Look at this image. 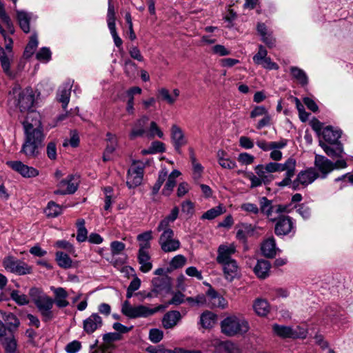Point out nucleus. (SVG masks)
<instances>
[{
  "instance_id": "45",
  "label": "nucleus",
  "mask_w": 353,
  "mask_h": 353,
  "mask_svg": "<svg viewBox=\"0 0 353 353\" xmlns=\"http://www.w3.org/2000/svg\"><path fill=\"white\" fill-rule=\"evenodd\" d=\"M38 43L37 36L36 34H33L30 37V41L25 48L24 56L27 58L30 57L37 48Z\"/></svg>"
},
{
  "instance_id": "11",
  "label": "nucleus",
  "mask_w": 353,
  "mask_h": 353,
  "mask_svg": "<svg viewBox=\"0 0 353 353\" xmlns=\"http://www.w3.org/2000/svg\"><path fill=\"white\" fill-rule=\"evenodd\" d=\"M35 305L42 315L43 321H48L53 318L52 308L54 305V301L52 298L47 295L42 296L40 300L37 301Z\"/></svg>"
},
{
  "instance_id": "30",
  "label": "nucleus",
  "mask_w": 353,
  "mask_h": 353,
  "mask_svg": "<svg viewBox=\"0 0 353 353\" xmlns=\"http://www.w3.org/2000/svg\"><path fill=\"white\" fill-rule=\"evenodd\" d=\"M252 307L255 313L260 316H265L270 310L268 302L261 298L256 299L254 301Z\"/></svg>"
},
{
  "instance_id": "50",
  "label": "nucleus",
  "mask_w": 353,
  "mask_h": 353,
  "mask_svg": "<svg viewBox=\"0 0 353 353\" xmlns=\"http://www.w3.org/2000/svg\"><path fill=\"white\" fill-rule=\"evenodd\" d=\"M155 136L161 139L163 137V132L161 131L160 128L157 125L156 122L152 121L150 124V128H149V132L148 133V137L150 138H154Z\"/></svg>"
},
{
  "instance_id": "26",
  "label": "nucleus",
  "mask_w": 353,
  "mask_h": 353,
  "mask_svg": "<svg viewBox=\"0 0 353 353\" xmlns=\"http://www.w3.org/2000/svg\"><path fill=\"white\" fill-rule=\"evenodd\" d=\"M181 315L179 311L173 310L167 312L162 320V323L165 329L174 327L181 320Z\"/></svg>"
},
{
  "instance_id": "23",
  "label": "nucleus",
  "mask_w": 353,
  "mask_h": 353,
  "mask_svg": "<svg viewBox=\"0 0 353 353\" xmlns=\"http://www.w3.org/2000/svg\"><path fill=\"white\" fill-rule=\"evenodd\" d=\"M101 317L97 313L92 314L83 321V330L87 334H92L102 326Z\"/></svg>"
},
{
  "instance_id": "21",
  "label": "nucleus",
  "mask_w": 353,
  "mask_h": 353,
  "mask_svg": "<svg viewBox=\"0 0 353 353\" xmlns=\"http://www.w3.org/2000/svg\"><path fill=\"white\" fill-rule=\"evenodd\" d=\"M296 161L292 158H288L285 163L270 162V169L274 172L285 171V174L295 173Z\"/></svg>"
},
{
  "instance_id": "38",
  "label": "nucleus",
  "mask_w": 353,
  "mask_h": 353,
  "mask_svg": "<svg viewBox=\"0 0 353 353\" xmlns=\"http://www.w3.org/2000/svg\"><path fill=\"white\" fill-rule=\"evenodd\" d=\"M159 94L162 100L166 101L170 105H172L179 97L180 91L179 89L175 88L173 90L172 94H170L168 89L162 88L159 90Z\"/></svg>"
},
{
  "instance_id": "9",
  "label": "nucleus",
  "mask_w": 353,
  "mask_h": 353,
  "mask_svg": "<svg viewBox=\"0 0 353 353\" xmlns=\"http://www.w3.org/2000/svg\"><path fill=\"white\" fill-rule=\"evenodd\" d=\"M318 176L319 174L314 168H309L301 171L298 174L296 179L292 182V188L295 190H299L300 185L305 187L314 181Z\"/></svg>"
},
{
  "instance_id": "2",
  "label": "nucleus",
  "mask_w": 353,
  "mask_h": 353,
  "mask_svg": "<svg viewBox=\"0 0 353 353\" xmlns=\"http://www.w3.org/2000/svg\"><path fill=\"white\" fill-rule=\"evenodd\" d=\"M10 101L17 107L21 113L27 112L25 119L30 112H35L32 108L35 101L32 88L28 87L22 89L19 84H15L9 92Z\"/></svg>"
},
{
  "instance_id": "28",
  "label": "nucleus",
  "mask_w": 353,
  "mask_h": 353,
  "mask_svg": "<svg viewBox=\"0 0 353 353\" xmlns=\"http://www.w3.org/2000/svg\"><path fill=\"white\" fill-rule=\"evenodd\" d=\"M181 172L177 170H174L168 176V180L162 190V194L165 196H170L173 191L176 183V178L179 176Z\"/></svg>"
},
{
  "instance_id": "58",
  "label": "nucleus",
  "mask_w": 353,
  "mask_h": 353,
  "mask_svg": "<svg viewBox=\"0 0 353 353\" xmlns=\"http://www.w3.org/2000/svg\"><path fill=\"white\" fill-rule=\"evenodd\" d=\"M117 146V142L107 143V146L103 156L104 161H108L110 159V154L114 152Z\"/></svg>"
},
{
  "instance_id": "12",
  "label": "nucleus",
  "mask_w": 353,
  "mask_h": 353,
  "mask_svg": "<svg viewBox=\"0 0 353 353\" xmlns=\"http://www.w3.org/2000/svg\"><path fill=\"white\" fill-rule=\"evenodd\" d=\"M57 187L58 189L54 192L56 194H73L77 190V179L74 175H68L57 184Z\"/></svg>"
},
{
  "instance_id": "19",
  "label": "nucleus",
  "mask_w": 353,
  "mask_h": 353,
  "mask_svg": "<svg viewBox=\"0 0 353 353\" xmlns=\"http://www.w3.org/2000/svg\"><path fill=\"white\" fill-rule=\"evenodd\" d=\"M221 265L225 279L228 281H232L239 274V265L235 259L219 263Z\"/></svg>"
},
{
  "instance_id": "33",
  "label": "nucleus",
  "mask_w": 353,
  "mask_h": 353,
  "mask_svg": "<svg viewBox=\"0 0 353 353\" xmlns=\"http://www.w3.org/2000/svg\"><path fill=\"white\" fill-rule=\"evenodd\" d=\"M71 92V86L69 84L59 88L57 92V100L62 103V108L65 110L69 101Z\"/></svg>"
},
{
  "instance_id": "1",
  "label": "nucleus",
  "mask_w": 353,
  "mask_h": 353,
  "mask_svg": "<svg viewBox=\"0 0 353 353\" xmlns=\"http://www.w3.org/2000/svg\"><path fill=\"white\" fill-rule=\"evenodd\" d=\"M23 125L25 141L21 152L29 159L35 158L39 154L45 139L40 113L39 112H30L23 121Z\"/></svg>"
},
{
  "instance_id": "31",
  "label": "nucleus",
  "mask_w": 353,
  "mask_h": 353,
  "mask_svg": "<svg viewBox=\"0 0 353 353\" xmlns=\"http://www.w3.org/2000/svg\"><path fill=\"white\" fill-rule=\"evenodd\" d=\"M138 262L140 264V270L146 273L152 268L150 255L148 252H138Z\"/></svg>"
},
{
  "instance_id": "49",
  "label": "nucleus",
  "mask_w": 353,
  "mask_h": 353,
  "mask_svg": "<svg viewBox=\"0 0 353 353\" xmlns=\"http://www.w3.org/2000/svg\"><path fill=\"white\" fill-rule=\"evenodd\" d=\"M165 150L163 143L158 141H153L148 150H143L144 154L163 152Z\"/></svg>"
},
{
  "instance_id": "17",
  "label": "nucleus",
  "mask_w": 353,
  "mask_h": 353,
  "mask_svg": "<svg viewBox=\"0 0 353 353\" xmlns=\"http://www.w3.org/2000/svg\"><path fill=\"white\" fill-rule=\"evenodd\" d=\"M275 225V234L278 236H285L293 230L294 223L289 216H279Z\"/></svg>"
},
{
  "instance_id": "41",
  "label": "nucleus",
  "mask_w": 353,
  "mask_h": 353,
  "mask_svg": "<svg viewBox=\"0 0 353 353\" xmlns=\"http://www.w3.org/2000/svg\"><path fill=\"white\" fill-rule=\"evenodd\" d=\"M272 329L274 334L281 337L292 338L293 329L291 327L274 324Z\"/></svg>"
},
{
  "instance_id": "34",
  "label": "nucleus",
  "mask_w": 353,
  "mask_h": 353,
  "mask_svg": "<svg viewBox=\"0 0 353 353\" xmlns=\"http://www.w3.org/2000/svg\"><path fill=\"white\" fill-rule=\"evenodd\" d=\"M17 18L20 28L25 33L30 32V21L31 19V14L28 13L23 10H16Z\"/></svg>"
},
{
  "instance_id": "15",
  "label": "nucleus",
  "mask_w": 353,
  "mask_h": 353,
  "mask_svg": "<svg viewBox=\"0 0 353 353\" xmlns=\"http://www.w3.org/2000/svg\"><path fill=\"white\" fill-rule=\"evenodd\" d=\"M143 169L137 165H132L128 170L127 176V185L129 188H134L139 185L143 180Z\"/></svg>"
},
{
  "instance_id": "14",
  "label": "nucleus",
  "mask_w": 353,
  "mask_h": 353,
  "mask_svg": "<svg viewBox=\"0 0 353 353\" xmlns=\"http://www.w3.org/2000/svg\"><path fill=\"white\" fill-rule=\"evenodd\" d=\"M236 252L234 243L221 244L217 249V263H223L234 259L232 256Z\"/></svg>"
},
{
  "instance_id": "3",
  "label": "nucleus",
  "mask_w": 353,
  "mask_h": 353,
  "mask_svg": "<svg viewBox=\"0 0 353 353\" xmlns=\"http://www.w3.org/2000/svg\"><path fill=\"white\" fill-rule=\"evenodd\" d=\"M321 134L325 142L320 140L319 145L326 154L331 158L341 157L344 153L343 144L339 141L341 131L332 126H327L323 129Z\"/></svg>"
},
{
  "instance_id": "35",
  "label": "nucleus",
  "mask_w": 353,
  "mask_h": 353,
  "mask_svg": "<svg viewBox=\"0 0 353 353\" xmlns=\"http://www.w3.org/2000/svg\"><path fill=\"white\" fill-rule=\"evenodd\" d=\"M137 241H139V252H148L150 248V241L152 239V231H146L137 236Z\"/></svg>"
},
{
  "instance_id": "40",
  "label": "nucleus",
  "mask_w": 353,
  "mask_h": 353,
  "mask_svg": "<svg viewBox=\"0 0 353 353\" xmlns=\"http://www.w3.org/2000/svg\"><path fill=\"white\" fill-rule=\"evenodd\" d=\"M56 261L59 267L68 269L72 267V261L69 256L63 252H56Z\"/></svg>"
},
{
  "instance_id": "6",
  "label": "nucleus",
  "mask_w": 353,
  "mask_h": 353,
  "mask_svg": "<svg viewBox=\"0 0 353 353\" xmlns=\"http://www.w3.org/2000/svg\"><path fill=\"white\" fill-rule=\"evenodd\" d=\"M288 141L285 139H281L278 141H266L263 139L256 141V145L263 151H270V158L274 161H279L282 159L283 154L281 150L283 149L288 145Z\"/></svg>"
},
{
  "instance_id": "24",
  "label": "nucleus",
  "mask_w": 353,
  "mask_h": 353,
  "mask_svg": "<svg viewBox=\"0 0 353 353\" xmlns=\"http://www.w3.org/2000/svg\"><path fill=\"white\" fill-rule=\"evenodd\" d=\"M254 171L260 176L265 185L270 183L274 179L272 174L274 172L270 169V162L266 164L257 165L254 168Z\"/></svg>"
},
{
  "instance_id": "10",
  "label": "nucleus",
  "mask_w": 353,
  "mask_h": 353,
  "mask_svg": "<svg viewBox=\"0 0 353 353\" xmlns=\"http://www.w3.org/2000/svg\"><path fill=\"white\" fill-rule=\"evenodd\" d=\"M0 339L6 353H16L17 342L10 329L0 321Z\"/></svg>"
},
{
  "instance_id": "52",
  "label": "nucleus",
  "mask_w": 353,
  "mask_h": 353,
  "mask_svg": "<svg viewBox=\"0 0 353 353\" xmlns=\"http://www.w3.org/2000/svg\"><path fill=\"white\" fill-rule=\"evenodd\" d=\"M10 296L12 300L21 305L28 304L29 302L28 296L23 294H20L17 290H13Z\"/></svg>"
},
{
  "instance_id": "7",
  "label": "nucleus",
  "mask_w": 353,
  "mask_h": 353,
  "mask_svg": "<svg viewBox=\"0 0 353 353\" xmlns=\"http://www.w3.org/2000/svg\"><path fill=\"white\" fill-rule=\"evenodd\" d=\"M159 239V243L164 252H175L180 248V241L174 238V233L172 229H164Z\"/></svg>"
},
{
  "instance_id": "29",
  "label": "nucleus",
  "mask_w": 353,
  "mask_h": 353,
  "mask_svg": "<svg viewBox=\"0 0 353 353\" xmlns=\"http://www.w3.org/2000/svg\"><path fill=\"white\" fill-rule=\"evenodd\" d=\"M179 210L178 207H174L170 212V214L162 219L157 228L158 232L161 230L171 229L170 225L173 223L178 217Z\"/></svg>"
},
{
  "instance_id": "36",
  "label": "nucleus",
  "mask_w": 353,
  "mask_h": 353,
  "mask_svg": "<svg viewBox=\"0 0 353 353\" xmlns=\"http://www.w3.org/2000/svg\"><path fill=\"white\" fill-rule=\"evenodd\" d=\"M270 268V263L268 261L258 260L254 268V272L259 278L265 279L269 274Z\"/></svg>"
},
{
  "instance_id": "32",
  "label": "nucleus",
  "mask_w": 353,
  "mask_h": 353,
  "mask_svg": "<svg viewBox=\"0 0 353 353\" xmlns=\"http://www.w3.org/2000/svg\"><path fill=\"white\" fill-rule=\"evenodd\" d=\"M54 293L55 295L54 300H53L54 303H55L58 307L63 308L69 305V302L67 301L68 294L64 288H54Z\"/></svg>"
},
{
  "instance_id": "43",
  "label": "nucleus",
  "mask_w": 353,
  "mask_h": 353,
  "mask_svg": "<svg viewBox=\"0 0 353 353\" xmlns=\"http://www.w3.org/2000/svg\"><path fill=\"white\" fill-rule=\"evenodd\" d=\"M77 240L81 243L84 242L87 240L88 237V231L85 228V221L83 219H79L77 223Z\"/></svg>"
},
{
  "instance_id": "39",
  "label": "nucleus",
  "mask_w": 353,
  "mask_h": 353,
  "mask_svg": "<svg viewBox=\"0 0 353 353\" xmlns=\"http://www.w3.org/2000/svg\"><path fill=\"white\" fill-rule=\"evenodd\" d=\"M216 321V315L214 313L206 311L200 317V323L203 328L209 329L212 327Z\"/></svg>"
},
{
  "instance_id": "25",
  "label": "nucleus",
  "mask_w": 353,
  "mask_h": 353,
  "mask_svg": "<svg viewBox=\"0 0 353 353\" xmlns=\"http://www.w3.org/2000/svg\"><path fill=\"white\" fill-rule=\"evenodd\" d=\"M149 121V117L146 115L142 116L137 119L130 134V138L134 139L138 137H143L146 133L145 126Z\"/></svg>"
},
{
  "instance_id": "42",
  "label": "nucleus",
  "mask_w": 353,
  "mask_h": 353,
  "mask_svg": "<svg viewBox=\"0 0 353 353\" xmlns=\"http://www.w3.org/2000/svg\"><path fill=\"white\" fill-rule=\"evenodd\" d=\"M152 283L154 288V291L159 292L169 288V278L168 276L154 278L152 281Z\"/></svg>"
},
{
  "instance_id": "55",
  "label": "nucleus",
  "mask_w": 353,
  "mask_h": 353,
  "mask_svg": "<svg viewBox=\"0 0 353 353\" xmlns=\"http://www.w3.org/2000/svg\"><path fill=\"white\" fill-rule=\"evenodd\" d=\"M237 160L241 164L248 165L254 162V157L247 152H243L239 154Z\"/></svg>"
},
{
  "instance_id": "18",
  "label": "nucleus",
  "mask_w": 353,
  "mask_h": 353,
  "mask_svg": "<svg viewBox=\"0 0 353 353\" xmlns=\"http://www.w3.org/2000/svg\"><path fill=\"white\" fill-rule=\"evenodd\" d=\"M314 165L324 179L334 170V163L324 156L316 154Z\"/></svg>"
},
{
  "instance_id": "13",
  "label": "nucleus",
  "mask_w": 353,
  "mask_h": 353,
  "mask_svg": "<svg viewBox=\"0 0 353 353\" xmlns=\"http://www.w3.org/2000/svg\"><path fill=\"white\" fill-rule=\"evenodd\" d=\"M7 165L25 178L35 177L39 174V170L36 168L28 166L19 161H8Z\"/></svg>"
},
{
  "instance_id": "48",
  "label": "nucleus",
  "mask_w": 353,
  "mask_h": 353,
  "mask_svg": "<svg viewBox=\"0 0 353 353\" xmlns=\"http://www.w3.org/2000/svg\"><path fill=\"white\" fill-rule=\"evenodd\" d=\"M243 176L251 182L250 188H255L264 184L259 176L254 174L252 172H243Z\"/></svg>"
},
{
  "instance_id": "51",
  "label": "nucleus",
  "mask_w": 353,
  "mask_h": 353,
  "mask_svg": "<svg viewBox=\"0 0 353 353\" xmlns=\"http://www.w3.org/2000/svg\"><path fill=\"white\" fill-rule=\"evenodd\" d=\"M37 59L43 62H48L51 59V51L48 48H41L36 54Z\"/></svg>"
},
{
  "instance_id": "5",
  "label": "nucleus",
  "mask_w": 353,
  "mask_h": 353,
  "mask_svg": "<svg viewBox=\"0 0 353 353\" xmlns=\"http://www.w3.org/2000/svg\"><path fill=\"white\" fill-rule=\"evenodd\" d=\"M159 308L160 307L150 308L143 305L132 306L128 301H125L122 304L121 312L130 319L146 318L157 312Z\"/></svg>"
},
{
  "instance_id": "8",
  "label": "nucleus",
  "mask_w": 353,
  "mask_h": 353,
  "mask_svg": "<svg viewBox=\"0 0 353 353\" xmlns=\"http://www.w3.org/2000/svg\"><path fill=\"white\" fill-rule=\"evenodd\" d=\"M3 265L7 271L18 275L30 274L32 270L27 263L12 256L5 258L3 261Z\"/></svg>"
},
{
  "instance_id": "54",
  "label": "nucleus",
  "mask_w": 353,
  "mask_h": 353,
  "mask_svg": "<svg viewBox=\"0 0 353 353\" xmlns=\"http://www.w3.org/2000/svg\"><path fill=\"white\" fill-rule=\"evenodd\" d=\"M240 208L244 212L254 215L258 214L260 212V208H258L257 205L252 203H244L241 205Z\"/></svg>"
},
{
  "instance_id": "56",
  "label": "nucleus",
  "mask_w": 353,
  "mask_h": 353,
  "mask_svg": "<svg viewBox=\"0 0 353 353\" xmlns=\"http://www.w3.org/2000/svg\"><path fill=\"white\" fill-rule=\"evenodd\" d=\"M268 52L263 46H259L258 52L253 57V61L259 65L266 58Z\"/></svg>"
},
{
  "instance_id": "4",
  "label": "nucleus",
  "mask_w": 353,
  "mask_h": 353,
  "mask_svg": "<svg viewBox=\"0 0 353 353\" xmlns=\"http://www.w3.org/2000/svg\"><path fill=\"white\" fill-rule=\"evenodd\" d=\"M221 332L228 336L242 335L250 329L248 321L235 315L225 318L221 323Z\"/></svg>"
},
{
  "instance_id": "16",
  "label": "nucleus",
  "mask_w": 353,
  "mask_h": 353,
  "mask_svg": "<svg viewBox=\"0 0 353 353\" xmlns=\"http://www.w3.org/2000/svg\"><path fill=\"white\" fill-rule=\"evenodd\" d=\"M259 205L260 212L271 221H275L277 219L276 205L273 204L272 201L263 196L259 199Z\"/></svg>"
},
{
  "instance_id": "53",
  "label": "nucleus",
  "mask_w": 353,
  "mask_h": 353,
  "mask_svg": "<svg viewBox=\"0 0 353 353\" xmlns=\"http://www.w3.org/2000/svg\"><path fill=\"white\" fill-rule=\"evenodd\" d=\"M187 259L182 254H178L172 258L170 263L171 268L178 269L182 268L186 263Z\"/></svg>"
},
{
  "instance_id": "46",
  "label": "nucleus",
  "mask_w": 353,
  "mask_h": 353,
  "mask_svg": "<svg viewBox=\"0 0 353 353\" xmlns=\"http://www.w3.org/2000/svg\"><path fill=\"white\" fill-rule=\"evenodd\" d=\"M115 20L116 18L114 8V6L111 4V1L109 0L107 13V23L110 32L116 30Z\"/></svg>"
},
{
  "instance_id": "61",
  "label": "nucleus",
  "mask_w": 353,
  "mask_h": 353,
  "mask_svg": "<svg viewBox=\"0 0 353 353\" xmlns=\"http://www.w3.org/2000/svg\"><path fill=\"white\" fill-rule=\"evenodd\" d=\"M136 70V64L132 62L130 59L125 61L124 63V71L128 77H132Z\"/></svg>"
},
{
  "instance_id": "37",
  "label": "nucleus",
  "mask_w": 353,
  "mask_h": 353,
  "mask_svg": "<svg viewBox=\"0 0 353 353\" xmlns=\"http://www.w3.org/2000/svg\"><path fill=\"white\" fill-rule=\"evenodd\" d=\"M290 72L292 77L302 86L307 85L308 77L304 70L298 67L292 66L290 68Z\"/></svg>"
},
{
  "instance_id": "62",
  "label": "nucleus",
  "mask_w": 353,
  "mask_h": 353,
  "mask_svg": "<svg viewBox=\"0 0 353 353\" xmlns=\"http://www.w3.org/2000/svg\"><path fill=\"white\" fill-rule=\"evenodd\" d=\"M212 52L213 54L219 56H226L230 54V51L228 50L224 46L217 44L212 47Z\"/></svg>"
},
{
  "instance_id": "27",
  "label": "nucleus",
  "mask_w": 353,
  "mask_h": 353,
  "mask_svg": "<svg viewBox=\"0 0 353 353\" xmlns=\"http://www.w3.org/2000/svg\"><path fill=\"white\" fill-rule=\"evenodd\" d=\"M261 251L264 256L268 258H273L276 251H279L276 247L275 239L273 236L265 239L261 245Z\"/></svg>"
},
{
  "instance_id": "20",
  "label": "nucleus",
  "mask_w": 353,
  "mask_h": 353,
  "mask_svg": "<svg viewBox=\"0 0 353 353\" xmlns=\"http://www.w3.org/2000/svg\"><path fill=\"white\" fill-rule=\"evenodd\" d=\"M14 59V54H5V50L0 46V63L4 73L10 78L14 79L15 74L11 70L10 65Z\"/></svg>"
},
{
  "instance_id": "22",
  "label": "nucleus",
  "mask_w": 353,
  "mask_h": 353,
  "mask_svg": "<svg viewBox=\"0 0 353 353\" xmlns=\"http://www.w3.org/2000/svg\"><path fill=\"white\" fill-rule=\"evenodd\" d=\"M171 138L175 150L180 154L181 147L185 145L187 141L182 130L176 125L172 126Z\"/></svg>"
},
{
  "instance_id": "63",
  "label": "nucleus",
  "mask_w": 353,
  "mask_h": 353,
  "mask_svg": "<svg viewBox=\"0 0 353 353\" xmlns=\"http://www.w3.org/2000/svg\"><path fill=\"white\" fill-rule=\"evenodd\" d=\"M181 210L183 213L192 216L194 213V204L192 201L187 200L181 203Z\"/></svg>"
},
{
  "instance_id": "57",
  "label": "nucleus",
  "mask_w": 353,
  "mask_h": 353,
  "mask_svg": "<svg viewBox=\"0 0 353 353\" xmlns=\"http://www.w3.org/2000/svg\"><path fill=\"white\" fill-rule=\"evenodd\" d=\"M163 336V331L159 329H151L149 333L150 340L154 343H159L161 341Z\"/></svg>"
},
{
  "instance_id": "59",
  "label": "nucleus",
  "mask_w": 353,
  "mask_h": 353,
  "mask_svg": "<svg viewBox=\"0 0 353 353\" xmlns=\"http://www.w3.org/2000/svg\"><path fill=\"white\" fill-rule=\"evenodd\" d=\"M125 245L123 243L118 241H112L110 244L111 252L113 255H117L124 250Z\"/></svg>"
},
{
  "instance_id": "44",
  "label": "nucleus",
  "mask_w": 353,
  "mask_h": 353,
  "mask_svg": "<svg viewBox=\"0 0 353 353\" xmlns=\"http://www.w3.org/2000/svg\"><path fill=\"white\" fill-rule=\"evenodd\" d=\"M62 212V207L54 201L48 203V206L45 209V213L48 217H56Z\"/></svg>"
},
{
  "instance_id": "60",
  "label": "nucleus",
  "mask_w": 353,
  "mask_h": 353,
  "mask_svg": "<svg viewBox=\"0 0 353 353\" xmlns=\"http://www.w3.org/2000/svg\"><path fill=\"white\" fill-rule=\"evenodd\" d=\"M294 100L296 108L299 113L300 119L302 121H305L308 119L309 114L305 110L303 105L301 103L299 99L295 98Z\"/></svg>"
},
{
  "instance_id": "47",
  "label": "nucleus",
  "mask_w": 353,
  "mask_h": 353,
  "mask_svg": "<svg viewBox=\"0 0 353 353\" xmlns=\"http://www.w3.org/2000/svg\"><path fill=\"white\" fill-rule=\"evenodd\" d=\"M225 212L224 208L219 205L205 212L201 216L203 219L212 220Z\"/></svg>"
},
{
  "instance_id": "64",
  "label": "nucleus",
  "mask_w": 353,
  "mask_h": 353,
  "mask_svg": "<svg viewBox=\"0 0 353 353\" xmlns=\"http://www.w3.org/2000/svg\"><path fill=\"white\" fill-rule=\"evenodd\" d=\"M81 343L78 341H73L69 343L65 347L68 353H77L81 349Z\"/></svg>"
}]
</instances>
